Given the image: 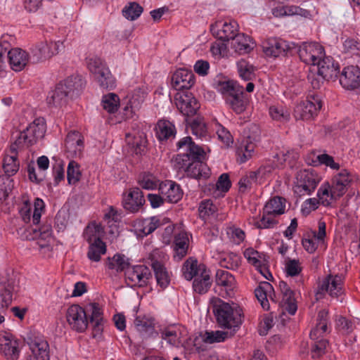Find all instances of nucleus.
I'll use <instances>...</instances> for the list:
<instances>
[{
  "label": "nucleus",
  "mask_w": 360,
  "mask_h": 360,
  "mask_svg": "<svg viewBox=\"0 0 360 360\" xmlns=\"http://www.w3.org/2000/svg\"><path fill=\"white\" fill-rule=\"evenodd\" d=\"M82 174L79 169V165L75 161H70L67 169V179L69 184H75L77 183Z\"/></svg>",
  "instance_id": "nucleus-56"
},
{
  "label": "nucleus",
  "mask_w": 360,
  "mask_h": 360,
  "mask_svg": "<svg viewBox=\"0 0 360 360\" xmlns=\"http://www.w3.org/2000/svg\"><path fill=\"white\" fill-rule=\"evenodd\" d=\"M285 200L284 198L276 196L266 203L263 210L266 214L280 215L285 212Z\"/></svg>",
  "instance_id": "nucleus-36"
},
{
  "label": "nucleus",
  "mask_w": 360,
  "mask_h": 360,
  "mask_svg": "<svg viewBox=\"0 0 360 360\" xmlns=\"http://www.w3.org/2000/svg\"><path fill=\"white\" fill-rule=\"evenodd\" d=\"M189 239L187 233L180 232L175 236L174 241V250L179 259L186 254L188 248Z\"/></svg>",
  "instance_id": "nucleus-41"
},
{
  "label": "nucleus",
  "mask_w": 360,
  "mask_h": 360,
  "mask_svg": "<svg viewBox=\"0 0 360 360\" xmlns=\"http://www.w3.org/2000/svg\"><path fill=\"white\" fill-rule=\"evenodd\" d=\"M29 58L28 53L19 48L11 49L8 52L9 65L11 68L15 72L22 70L27 65Z\"/></svg>",
  "instance_id": "nucleus-22"
},
{
  "label": "nucleus",
  "mask_w": 360,
  "mask_h": 360,
  "mask_svg": "<svg viewBox=\"0 0 360 360\" xmlns=\"http://www.w3.org/2000/svg\"><path fill=\"white\" fill-rule=\"evenodd\" d=\"M4 292L0 295V307H8L12 301L13 292L15 290V287L13 283L8 282L6 285L4 287Z\"/></svg>",
  "instance_id": "nucleus-62"
},
{
  "label": "nucleus",
  "mask_w": 360,
  "mask_h": 360,
  "mask_svg": "<svg viewBox=\"0 0 360 360\" xmlns=\"http://www.w3.org/2000/svg\"><path fill=\"white\" fill-rule=\"evenodd\" d=\"M159 191L163 198H165V200L172 203L177 202L181 199L183 195V192L180 186L172 181H166L160 183Z\"/></svg>",
  "instance_id": "nucleus-24"
},
{
  "label": "nucleus",
  "mask_w": 360,
  "mask_h": 360,
  "mask_svg": "<svg viewBox=\"0 0 360 360\" xmlns=\"http://www.w3.org/2000/svg\"><path fill=\"white\" fill-rule=\"evenodd\" d=\"M255 144L252 142L250 137L244 141L237 149V160L239 163H244L252 158L255 151Z\"/></svg>",
  "instance_id": "nucleus-42"
},
{
  "label": "nucleus",
  "mask_w": 360,
  "mask_h": 360,
  "mask_svg": "<svg viewBox=\"0 0 360 360\" xmlns=\"http://www.w3.org/2000/svg\"><path fill=\"white\" fill-rule=\"evenodd\" d=\"M231 41V47L239 54L248 53L252 49L250 37L243 33L237 34Z\"/></svg>",
  "instance_id": "nucleus-37"
},
{
  "label": "nucleus",
  "mask_w": 360,
  "mask_h": 360,
  "mask_svg": "<svg viewBox=\"0 0 360 360\" xmlns=\"http://www.w3.org/2000/svg\"><path fill=\"white\" fill-rule=\"evenodd\" d=\"M216 284L224 287L226 291L232 290L236 284L235 278L229 271L219 269L216 273Z\"/></svg>",
  "instance_id": "nucleus-44"
},
{
  "label": "nucleus",
  "mask_w": 360,
  "mask_h": 360,
  "mask_svg": "<svg viewBox=\"0 0 360 360\" xmlns=\"http://www.w3.org/2000/svg\"><path fill=\"white\" fill-rule=\"evenodd\" d=\"M143 12V8L136 2H130L122 10L123 16L129 20L137 19Z\"/></svg>",
  "instance_id": "nucleus-54"
},
{
  "label": "nucleus",
  "mask_w": 360,
  "mask_h": 360,
  "mask_svg": "<svg viewBox=\"0 0 360 360\" xmlns=\"http://www.w3.org/2000/svg\"><path fill=\"white\" fill-rule=\"evenodd\" d=\"M206 268L203 264H198L196 259L188 258L185 261L181 269L183 276L188 281L195 278L201 271L205 270Z\"/></svg>",
  "instance_id": "nucleus-31"
},
{
  "label": "nucleus",
  "mask_w": 360,
  "mask_h": 360,
  "mask_svg": "<svg viewBox=\"0 0 360 360\" xmlns=\"http://www.w3.org/2000/svg\"><path fill=\"white\" fill-rule=\"evenodd\" d=\"M65 151L70 157L80 155L84 148V141L82 134L77 131L68 134L65 139Z\"/></svg>",
  "instance_id": "nucleus-21"
},
{
  "label": "nucleus",
  "mask_w": 360,
  "mask_h": 360,
  "mask_svg": "<svg viewBox=\"0 0 360 360\" xmlns=\"http://www.w3.org/2000/svg\"><path fill=\"white\" fill-rule=\"evenodd\" d=\"M238 71L240 77L245 81L252 80L255 77V68L245 60H240L237 63Z\"/></svg>",
  "instance_id": "nucleus-53"
},
{
  "label": "nucleus",
  "mask_w": 360,
  "mask_h": 360,
  "mask_svg": "<svg viewBox=\"0 0 360 360\" xmlns=\"http://www.w3.org/2000/svg\"><path fill=\"white\" fill-rule=\"evenodd\" d=\"M328 312L326 310H321L318 314L317 323L310 333L312 340H316L322 336L327 330Z\"/></svg>",
  "instance_id": "nucleus-39"
},
{
  "label": "nucleus",
  "mask_w": 360,
  "mask_h": 360,
  "mask_svg": "<svg viewBox=\"0 0 360 360\" xmlns=\"http://www.w3.org/2000/svg\"><path fill=\"white\" fill-rule=\"evenodd\" d=\"M240 88L241 86L231 80L218 81L215 84L216 90L223 96L225 101Z\"/></svg>",
  "instance_id": "nucleus-43"
},
{
  "label": "nucleus",
  "mask_w": 360,
  "mask_h": 360,
  "mask_svg": "<svg viewBox=\"0 0 360 360\" xmlns=\"http://www.w3.org/2000/svg\"><path fill=\"white\" fill-rule=\"evenodd\" d=\"M46 132L44 120L41 117L35 119L27 128L15 136L14 142L22 148H28L44 137Z\"/></svg>",
  "instance_id": "nucleus-4"
},
{
  "label": "nucleus",
  "mask_w": 360,
  "mask_h": 360,
  "mask_svg": "<svg viewBox=\"0 0 360 360\" xmlns=\"http://www.w3.org/2000/svg\"><path fill=\"white\" fill-rule=\"evenodd\" d=\"M156 136L160 141L168 140L174 138L176 129L169 121L161 120L158 121L155 127Z\"/></svg>",
  "instance_id": "nucleus-32"
},
{
  "label": "nucleus",
  "mask_w": 360,
  "mask_h": 360,
  "mask_svg": "<svg viewBox=\"0 0 360 360\" xmlns=\"http://www.w3.org/2000/svg\"><path fill=\"white\" fill-rule=\"evenodd\" d=\"M157 222L156 220L151 219L150 218L145 219L136 222L135 226L137 231L147 236L154 231V224Z\"/></svg>",
  "instance_id": "nucleus-60"
},
{
  "label": "nucleus",
  "mask_w": 360,
  "mask_h": 360,
  "mask_svg": "<svg viewBox=\"0 0 360 360\" xmlns=\"http://www.w3.org/2000/svg\"><path fill=\"white\" fill-rule=\"evenodd\" d=\"M317 74L323 79L329 80L334 77H337L338 70V64H335L331 57L325 56L316 64Z\"/></svg>",
  "instance_id": "nucleus-25"
},
{
  "label": "nucleus",
  "mask_w": 360,
  "mask_h": 360,
  "mask_svg": "<svg viewBox=\"0 0 360 360\" xmlns=\"http://www.w3.org/2000/svg\"><path fill=\"white\" fill-rule=\"evenodd\" d=\"M213 308L219 326L236 333L242 323V309L236 304L231 305L221 300L215 302Z\"/></svg>",
  "instance_id": "nucleus-2"
},
{
  "label": "nucleus",
  "mask_w": 360,
  "mask_h": 360,
  "mask_svg": "<svg viewBox=\"0 0 360 360\" xmlns=\"http://www.w3.org/2000/svg\"><path fill=\"white\" fill-rule=\"evenodd\" d=\"M343 278L340 275H328L320 284L318 293L328 292L331 297H338L342 294Z\"/></svg>",
  "instance_id": "nucleus-16"
},
{
  "label": "nucleus",
  "mask_w": 360,
  "mask_h": 360,
  "mask_svg": "<svg viewBox=\"0 0 360 360\" xmlns=\"http://www.w3.org/2000/svg\"><path fill=\"white\" fill-rule=\"evenodd\" d=\"M84 82L79 77H70L58 83L49 92L46 101L50 107H59L66 103L68 96H73L83 89Z\"/></svg>",
  "instance_id": "nucleus-3"
},
{
  "label": "nucleus",
  "mask_w": 360,
  "mask_h": 360,
  "mask_svg": "<svg viewBox=\"0 0 360 360\" xmlns=\"http://www.w3.org/2000/svg\"><path fill=\"white\" fill-rule=\"evenodd\" d=\"M210 30L219 39L223 41H229L238 34V24L236 21H218L211 25Z\"/></svg>",
  "instance_id": "nucleus-14"
},
{
  "label": "nucleus",
  "mask_w": 360,
  "mask_h": 360,
  "mask_svg": "<svg viewBox=\"0 0 360 360\" xmlns=\"http://www.w3.org/2000/svg\"><path fill=\"white\" fill-rule=\"evenodd\" d=\"M317 195L319 200L324 205H330L332 200H337L332 197V188L330 185L328 183H325L321 186L318 190Z\"/></svg>",
  "instance_id": "nucleus-57"
},
{
  "label": "nucleus",
  "mask_w": 360,
  "mask_h": 360,
  "mask_svg": "<svg viewBox=\"0 0 360 360\" xmlns=\"http://www.w3.org/2000/svg\"><path fill=\"white\" fill-rule=\"evenodd\" d=\"M185 153L178 154L173 160V167L177 173L184 176L193 161L191 151L184 150Z\"/></svg>",
  "instance_id": "nucleus-33"
},
{
  "label": "nucleus",
  "mask_w": 360,
  "mask_h": 360,
  "mask_svg": "<svg viewBox=\"0 0 360 360\" xmlns=\"http://www.w3.org/2000/svg\"><path fill=\"white\" fill-rule=\"evenodd\" d=\"M212 282L210 271L205 269L194 278L193 288L195 292L199 294H204L211 287Z\"/></svg>",
  "instance_id": "nucleus-34"
},
{
  "label": "nucleus",
  "mask_w": 360,
  "mask_h": 360,
  "mask_svg": "<svg viewBox=\"0 0 360 360\" xmlns=\"http://www.w3.org/2000/svg\"><path fill=\"white\" fill-rule=\"evenodd\" d=\"M257 183L256 180V174L252 172L247 173L239 181V191L240 192H245L250 189L253 184Z\"/></svg>",
  "instance_id": "nucleus-61"
},
{
  "label": "nucleus",
  "mask_w": 360,
  "mask_h": 360,
  "mask_svg": "<svg viewBox=\"0 0 360 360\" xmlns=\"http://www.w3.org/2000/svg\"><path fill=\"white\" fill-rule=\"evenodd\" d=\"M145 202L142 191L139 188H134L124 196L123 200L124 208L131 212H136Z\"/></svg>",
  "instance_id": "nucleus-26"
},
{
  "label": "nucleus",
  "mask_w": 360,
  "mask_h": 360,
  "mask_svg": "<svg viewBox=\"0 0 360 360\" xmlns=\"http://www.w3.org/2000/svg\"><path fill=\"white\" fill-rule=\"evenodd\" d=\"M255 294L264 310L270 308L269 300L276 302V295L273 286L267 281L261 282L255 290Z\"/></svg>",
  "instance_id": "nucleus-20"
},
{
  "label": "nucleus",
  "mask_w": 360,
  "mask_h": 360,
  "mask_svg": "<svg viewBox=\"0 0 360 360\" xmlns=\"http://www.w3.org/2000/svg\"><path fill=\"white\" fill-rule=\"evenodd\" d=\"M66 319L70 327L77 332L82 333L87 328L89 322L86 311L78 304L68 309Z\"/></svg>",
  "instance_id": "nucleus-11"
},
{
  "label": "nucleus",
  "mask_w": 360,
  "mask_h": 360,
  "mask_svg": "<svg viewBox=\"0 0 360 360\" xmlns=\"http://www.w3.org/2000/svg\"><path fill=\"white\" fill-rule=\"evenodd\" d=\"M120 98L114 93H109L103 96L102 105L104 110L109 113H114L118 109Z\"/></svg>",
  "instance_id": "nucleus-52"
},
{
  "label": "nucleus",
  "mask_w": 360,
  "mask_h": 360,
  "mask_svg": "<svg viewBox=\"0 0 360 360\" xmlns=\"http://www.w3.org/2000/svg\"><path fill=\"white\" fill-rule=\"evenodd\" d=\"M195 82L193 73L186 69H179L172 75V86L176 91L190 89Z\"/></svg>",
  "instance_id": "nucleus-19"
},
{
  "label": "nucleus",
  "mask_w": 360,
  "mask_h": 360,
  "mask_svg": "<svg viewBox=\"0 0 360 360\" xmlns=\"http://www.w3.org/2000/svg\"><path fill=\"white\" fill-rule=\"evenodd\" d=\"M0 352L8 360H17L20 354L19 341L11 334L1 335Z\"/></svg>",
  "instance_id": "nucleus-15"
},
{
  "label": "nucleus",
  "mask_w": 360,
  "mask_h": 360,
  "mask_svg": "<svg viewBox=\"0 0 360 360\" xmlns=\"http://www.w3.org/2000/svg\"><path fill=\"white\" fill-rule=\"evenodd\" d=\"M139 186L146 190H153L160 186V181L153 174L144 173L139 178Z\"/></svg>",
  "instance_id": "nucleus-55"
},
{
  "label": "nucleus",
  "mask_w": 360,
  "mask_h": 360,
  "mask_svg": "<svg viewBox=\"0 0 360 360\" xmlns=\"http://www.w3.org/2000/svg\"><path fill=\"white\" fill-rule=\"evenodd\" d=\"M321 106V101L319 96H310L296 105L294 115L297 120H310L317 115Z\"/></svg>",
  "instance_id": "nucleus-6"
},
{
  "label": "nucleus",
  "mask_w": 360,
  "mask_h": 360,
  "mask_svg": "<svg viewBox=\"0 0 360 360\" xmlns=\"http://www.w3.org/2000/svg\"><path fill=\"white\" fill-rule=\"evenodd\" d=\"M275 216L272 214H266L263 210L262 218L255 222V225L258 229H270L274 227L277 221L274 218Z\"/></svg>",
  "instance_id": "nucleus-63"
},
{
  "label": "nucleus",
  "mask_w": 360,
  "mask_h": 360,
  "mask_svg": "<svg viewBox=\"0 0 360 360\" xmlns=\"http://www.w3.org/2000/svg\"><path fill=\"white\" fill-rule=\"evenodd\" d=\"M215 211L216 207L210 200L202 201L199 206L200 217L202 219H205L210 215L213 214Z\"/></svg>",
  "instance_id": "nucleus-64"
},
{
  "label": "nucleus",
  "mask_w": 360,
  "mask_h": 360,
  "mask_svg": "<svg viewBox=\"0 0 360 360\" xmlns=\"http://www.w3.org/2000/svg\"><path fill=\"white\" fill-rule=\"evenodd\" d=\"M328 312L326 310H321L318 314L317 323L310 333L312 340H316L322 336L327 330Z\"/></svg>",
  "instance_id": "nucleus-40"
},
{
  "label": "nucleus",
  "mask_w": 360,
  "mask_h": 360,
  "mask_svg": "<svg viewBox=\"0 0 360 360\" xmlns=\"http://www.w3.org/2000/svg\"><path fill=\"white\" fill-rule=\"evenodd\" d=\"M227 236L229 240L234 244H240L245 238V232L236 226H230L226 230Z\"/></svg>",
  "instance_id": "nucleus-59"
},
{
  "label": "nucleus",
  "mask_w": 360,
  "mask_h": 360,
  "mask_svg": "<svg viewBox=\"0 0 360 360\" xmlns=\"http://www.w3.org/2000/svg\"><path fill=\"white\" fill-rule=\"evenodd\" d=\"M63 47V44L60 41H45L37 43L32 49L34 62L39 63L51 58L58 54Z\"/></svg>",
  "instance_id": "nucleus-7"
},
{
  "label": "nucleus",
  "mask_w": 360,
  "mask_h": 360,
  "mask_svg": "<svg viewBox=\"0 0 360 360\" xmlns=\"http://www.w3.org/2000/svg\"><path fill=\"white\" fill-rule=\"evenodd\" d=\"M126 139L128 144L134 149L136 154L141 153L144 150L146 140L143 133L139 134L138 136L127 134Z\"/></svg>",
  "instance_id": "nucleus-51"
},
{
  "label": "nucleus",
  "mask_w": 360,
  "mask_h": 360,
  "mask_svg": "<svg viewBox=\"0 0 360 360\" xmlns=\"http://www.w3.org/2000/svg\"><path fill=\"white\" fill-rule=\"evenodd\" d=\"M296 192L310 194L316 188L320 178L313 169H304L297 172L296 176Z\"/></svg>",
  "instance_id": "nucleus-9"
},
{
  "label": "nucleus",
  "mask_w": 360,
  "mask_h": 360,
  "mask_svg": "<svg viewBox=\"0 0 360 360\" xmlns=\"http://www.w3.org/2000/svg\"><path fill=\"white\" fill-rule=\"evenodd\" d=\"M15 142L12 143L9 150L4 158L3 168L8 176L14 175L19 169L20 163L18 160V153L22 150Z\"/></svg>",
  "instance_id": "nucleus-17"
},
{
  "label": "nucleus",
  "mask_w": 360,
  "mask_h": 360,
  "mask_svg": "<svg viewBox=\"0 0 360 360\" xmlns=\"http://www.w3.org/2000/svg\"><path fill=\"white\" fill-rule=\"evenodd\" d=\"M44 209V202L40 198H36L33 205L27 200L25 201L20 208L19 213L25 223L32 222L33 224L37 225Z\"/></svg>",
  "instance_id": "nucleus-8"
},
{
  "label": "nucleus",
  "mask_w": 360,
  "mask_h": 360,
  "mask_svg": "<svg viewBox=\"0 0 360 360\" xmlns=\"http://www.w3.org/2000/svg\"><path fill=\"white\" fill-rule=\"evenodd\" d=\"M225 102L233 111L240 114L245 110L248 98L243 92V88L241 87L235 94L227 98Z\"/></svg>",
  "instance_id": "nucleus-28"
},
{
  "label": "nucleus",
  "mask_w": 360,
  "mask_h": 360,
  "mask_svg": "<svg viewBox=\"0 0 360 360\" xmlns=\"http://www.w3.org/2000/svg\"><path fill=\"white\" fill-rule=\"evenodd\" d=\"M340 84L347 89H354L360 86V68L357 66L345 67L340 77Z\"/></svg>",
  "instance_id": "nucleus-18"
},
{
  "label": "nucleus",
  "mask_w": 360,
  "mask_h": 360,
  "mask_svg": "<svg viewBox=\"0 0 360 360\" xmlns=\"http://www.w3.org/2000/svg\"><path fill=\"white\" fill-rule=\"evenodd\" d=\"M176 108L185 116H193L196 114L200 108L197 100L191 94L179 92L175 96Z\"/></svg>",
  "instance_id": "nucleus-13"
},
{
  "label": "nucleus",
  "mask_w": 360,
  "mask_h": 360,
  "mask_svg": "<svg viewBox=\"0 0 360 360\" xmlns=\"http://www.w3.org/2000/svg\"><path fill=\"white\" fill-rule=\"evenodd\" d=\"M106 252L105 243L101 241L94 242L89 244L87 252L88 258L93 262H99L101 255Z\"/></svg>",
  "instance_id": "nucleus-49"
},
{
  "label": "nucleus",
  "mask_w": 360,
  "mask_h": 360,
  "mask_svg": "<svg viewBox=\"0 0 360 360\" xmlns=\"http://www.w3.org/2000/svg\"><path fill=\"white\" fill-rule=\"evenodd\" d=\"M30 347L37 360H49V345L47 341L36 338L30 344Z\"/></svg>",
  "instance_id": "nucleus-30"
},
{
  "label": "nucleus",
  "mask_w": 360,
  "mask_h": 360,
  "mask_svg": "<svg viewBox=\"0 0 360 360\" xmlns=\"http://www.w3.org/2000/svg\"><path fill=\"white\" fill-rule=\"evenodd\" d=\"M150 276V271L145 265L129 266L125 271L126 282L131 286H143Z\"/></svg>",
  "instance_id": "nucleus-12"
},
{
  "label": "nucleus",
  "mask_w": 360,
  "mask_h": 360,
  "mask_svg": "<svg viewBox=\"0 0 360 360\" xmlns=\"http://www.w3.org/2000/svg\"><path fill=\"white\" fill-rule=\"evenodd\" d=\"M161 338L166 340L169 345L179 346L181 343V332L175 326H169L160 331Z\"/></svg>",
  "instance_id": "nucleus-45"
},
{
  "label": "nucleus",
  "mask_w": 360,
  "mask_h": 360,
  "mask_svg": "<svg viewBox=\"0 0 360 360\" xmlns=\"http://www.w3.org/2000/svg\"><path fill=\"white\" fill-rule=\"evenodd\" d=\"M179 150L191 151L193 157V161L191 167L187 170L185 175L198 179H206L210 176V169L208 166L203 163L202 160L205 156V151L198 145L192 141L190 136H186L181 139L177 143Z\"/></svg>",
  "instance_id": "nucleus-1"
},
{
  "label": "nucleus",
  "mask_w": 360,
  "mask_h": 360,
  "mask_svg": "<svg viewBox=\"0 0 360 360\" xmlns=\"http://www.w3.org/2000/svg\"><path fill=\"white\" fill-rule=\"evenodd\" d=\"M88 69L93 74L95 79L103 89H113L116 86V80L111 74L106 64L100 58L93 57L88 60Z\"/></svg>",
  "instance_id": "nucleus-5"
},
{
  "label": "nucleus",
  "mask_w": 360,
  "mask_h": 360,
  "mask_svg": "<svg viewBox=\"0 0 360 360\" xmlns=\"http://www.w3.org/2000/svg\"><path fill=\"white\" fill-rule=\"evenodd\" d=\"M90 324L92 326V335L94 338H100L103 330V319L101 310L96 303L89 304Z\"/></svg>",
  "instance_id": "nucleus-27"
},
{
  "label": "nucleus",
  "mask_w": 360,
  "mask_h": 360,
  "mask_svg": "<svg viewBox=\"0 0 360 360\" xmlns=\"http://www.w3.org/2000/svg\"><path fill=\"white\" fill-rule=\"evenodd\" d=\"M136 330L145 338L157 334L155 330V320L151 316H138L134 321Z\"/></svg>",
  "instance_id": "nucleus-23"
},
{
  "label": "nucleus",
  "mask_w": 360,
  "mask_h": 360,
  "mask_svg": "<svg viewBox=\"0 0 360 360\" xmlns=\"http://www.w3.org/2000/svg\"><path fill=\"white\" fill-rule=\"evenodd\" d=\"M129 259L124 255L116 254L112 258H108L107 266L110 269L116 271H125L129 267Z\"/></svg>",
  "instance_id": "nucleus-47"
},
{
  "label": "nucleus",
  "mask_w": 360,
  "mask_h": 360,
  "mask_svg": "<svg viewBox=\"0 0 360 360\" xmlns=\"http://www.w3.org/2000/svg\"><path fill=\"white\" fill-rule=\"evenodd\" d=\"M104 233L103 226L96 222L90 223L84 231V238L89 244L101 241V238Z\"/></svg>",
  "instance_id": "nucleus-38"
},
{
  "label": "nucleus",
  "mask_w": 360,
  "mask_h": 360,
  "mask_svg": "<svg viewBox=\"0 0 360 360\" xmlns=\"http://www.w3.org/2000/svg\"><path fill=\"white\" fill-rule=\"evenodd\" d=\"M271 117L276 120L283 122L290 119V112L283 106H271L269 108Z\"/></svg>",
  "instance_id": "nucleus-58"
},
{
  "label": "nucleus",
  "mask_w": 360,
  "mask_h": 360,
  "mask_svg": "<svg viewBox=\"0 0 360 360\" xmlns=\"http://www.w3.org/2000/svg\"><path fill=\"white\" fill-rule=\"evenodd\" d=\"M236 333L233 330H227L226 331L216 330L211 332H206L205 342L207 343H214L224 342L226 340L231 338L234 336Z\"/></svg>",
  "instance_id": "nucleus-50"
},
{
  "label": "nucleus",
  "mask_w": 360,
  "mask_h": 360,
  "mask_svg": "<svg viewBox=\"0 0 360 360\" xmlns=\"http://www.w3.org/2000/svg\"><path fill=\"white\" fill-rule=\"evenodd\" d=\"M298 53L304 63L315 66L325 56V51L319 43L305 42L300 46Z\"/></svg>",
  "instance_id": "nucleus-10"
},
{
  "label": "nucleus",
  "mask_w": 360,
  "mask_h": 360,
  "mask_svg": "<svg viewBox=\"0 0 360 360\" xmlns=\"http://www.w3.org/2000/svg\"><path fill=\"white\" fill-rule=\"evenodd\" d=\"M264 53L267 56L278 57L286 49L285 41L276 38H270L262 43Z\"/></svg>",
  "instance_id": "nucleus-29"
},
{
  "label": "nucleus",
  "mask_w": 360,
  "mask_h": 360,
  "mask_svg": "<svg viewBox=\"0 0 360 360\" xmlns=\"http://www.w3.org/2000/svg\"><path fill=\"white\" fill-rule=\"evenodd\" d=\"M243 255L248 262L255 268L259 266L261 264H264L269 258L265 254L259 252L252 248H247Z\"/></svg>",
  "instance_id": "nucleus-48"
},
{
  "label": "nucleus",
  "mask_w": 360,
  "mask_h": 360,
  "mask_svg": "<svg viewBox=\"0 0 360 360\" xmlns=\"http://www.w3.org/2000/svg\"><path fill=\"white\" fill-rule=\"evenodd\" d=\"M308 12L296 6H280L273 9L275 17L291 16L294 15L305 16Z\"/></svg>",
  "instance_id": "nucleus-46"
},
{
  "label": "nucleus",
  "mask_w": 360,
  "mask_h": 360,
  "mask_svg": "<svg viewBox=\"0 0 360 360\" xmlns=\"http://www.w3.org/2000/svg\"><path fill=\"white\" fill-rule=\"evenodd\" d=\"M154 271L157 283L162 288H165L169 283L170 277L164 265L158 261H153L151 264Z\"/></svg>",
  "instance_id": "nucleus-35"
}]
</instances>
